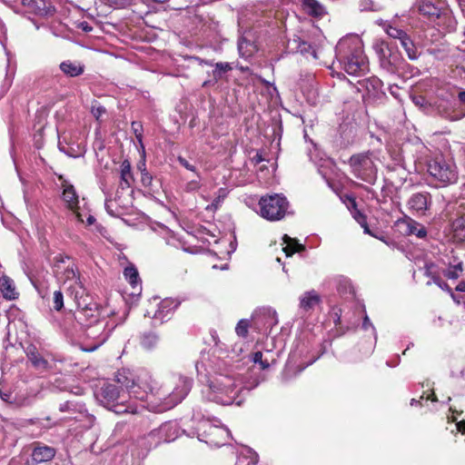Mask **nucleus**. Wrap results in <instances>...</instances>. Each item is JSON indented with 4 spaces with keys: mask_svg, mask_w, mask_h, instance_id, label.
<instances>
[{
    "mask_svg": "<svg viewBox=\"0 0 465 465\" xmlns=\"http://www.w3.org/2000/svg\"><path fill=\"white\" fill-rule=\"evenodd\" d=\"M116 381L124 386L134 399L144 402L143 408L163 412L180 403L191 389L190 381L183 376H172L159 383L148 371L134 373L128 369L115 373Z\"/></svg>",
    "mask_w": 465,
    "mask_h": 465,
    "instance_id": "obj_1",
    "label": "nucleus"
},
{
    "mask_svg": "<svg viewBox=\"0 0 465 465\" xmlns=\"http://www.w3.org/2000/svg\"><path fill=\"white\" fill-rule=\"evenodd\" d=\"M336 58L351 75H361L369 71V62L363 53L361 42L357 36L341 39L335 48Z\"/></svg>",
    "mask_w": 465,
    "mask_h": 465,
    "instance_id": "obj_2",
    "label": "nucleus"
},
{
    "mask_svg": "<svg viewBox=\"0 0 465 465\" xmlns=\"http://www.w3.org/2000/svg\"><path fill=\"white\" fill-rule=\"evenodd\" d=\"M117 384L107 383L104 384L101 391L97 394L99 401L107 409L115 413H137L138 408L128 402L129 398H134L130 395L127 389L116 381Z\"/></svg>",
    "mask_w": 465,
    "mask_h": 465,
    "instance_id": "obj_3",
    "label": "nucleus"
},
{
    "mask_svg": "<svg viewBox=\"0 0 465 465\" xmlns=\"http://www.w3.org/2000/svg\"><path fill=\"white\" fill-rule=\"evenodd\" d=\"M239 384L229 375L219 374L210 383L209 399L223 405L232 404L238 396Z\"/></svg>",
    "mask_w": 465,
    "mask_h": 465,
    "instance_id": "obj_4",
    "label": "nucleus"
},
{
    "mask_svg": "<svg viewBox=\"0 0 465 465\" xmlns=\"http://www.w3.org/2000/svg\"><path fill=\"white\" fill-rule=\"evenodd\" d=\"M258 205L260 215L270 222L281 221L289 213L290 203L282 193L265 194Z\"/></svg>",
    "mask_w": 465,
    "mask_h": 465,
    "instance_id": "obj_5",
    "label": "nucleus"
},
{
    "mask_svg": "<svg viewBox=\"0 0 465 465\" xmlns=\"http://www.w3.org/2000/svg\"><path fill=\"white\" fill-rule=\"evenodd\" d=\"M415 8L424 18L435 23L438 26L452 27L454 19L450 11L443 3L434 0H418Z\"/></svg>",
    "mask_w": 465,
    "mask_h": 465,
    "instance_id": "obj_6",
    "label": "nucleus"
},
{
    "mask_svg": "<svg viewBox=\"0 0 465 465\" xmlns=\"http://www.w3.org/2000/svg\"><path fill=\"white\" fill-rule=\"evenodd\" d=\"M84 327L86 341L84 350L86 351H94L103 345L114 329L109 326V321L106 318L95 319L94 323H86Z\"/></svg>",
    "mask_w": 465,
    "mask_h": 465,
    "instance_id": "obj_7",
    "label": "nucleus"
},
{
    "mask_svg": "<svg viewBox=\"0 0 465 465\" xmlns=\"http://www.w3.org/2000/svg\"><path fill=\"white\" fill-rule=\"evenodd\" d=\"M429 173L443 186L451 184L458 180L457 166L452 159L442 156L435 157L428 164Z\"/></svg>",
    "mask_w": 465,
    "mask_h": 465,
    "instance_id": "obj_8",
    "label": "nucleus"
},
{
    "mask_svg": "<svg viewBox=\"0 0 465 465\" xmlns=\"http://www.w3.org/2000/svg\"><path fill=\"white\" fill-rule=\"evenodd\" d=\"M348 163L355 177L366 183H374L377 178V169L369 152L353 154Z\"/></svg>",
    "mask_w": 465,
    "mask_h": 465,
    "instance_id": "obj_9",
    "label": "nucleus"
},
{
    "mask_svg": "<svg viewBox=\"0 0 465 465\" xmlns=\"http://www.w3.org/2000/svg\"><path fill=\"white\" fill-rule=\"evenodd\" d=\"M54 272L61 281L79 282V272L69 256L58 255L55 257Z\"/></svg>",
    "mask_w": 465,
    "mask_h": 465,
    "instance_id": "obj_10",
    "label": "nucleus"
},
{
    "mask_svg": "<svg viewBox=\"0 0 465 465\" xmlns=\"http://www.w3.org/2000/svg\"><path fill=\"white\" fill-rule=\"evenodd\" d=\"M396 227L402 235H416L420 239H424L427 236L426 228L409 216L399 219L396 222Z\"/></svg>",
    "mask_w": 465,
    "mask_h": 465,
    "instance_id": "obj_11",
    "label": "nucleus"
},
{
    "mask_svg": "<svg viewBox=\"0 0 465 465\" xmlns=\"http://www.w3.org/2000/svg\"><path fill=\"white\" fill-rule=\"evenodd\" d=\"M178 302L171 298H166L161 301L157 306V310L153 312L147 311L144 314L147 317H151L155 320H159L161 322L169 319L173 311L178 307Z\"/></svg>",
    "mask_w": 465,
    "mask_h": 465,
    "instance_id": "obj_12",
    "label": "nucleus"
},
{
    "mask_svg": "<svg viewBox=\"0 0 465 465\" xmlns=\"http://www.w3.org/2000/svg\"><path fill=\"white\" fill-rule=\"evenodd\" d=\"M25 11L39 16L52 15L54 7L46 0H22Z\"/></svg>",
    "mask_w": 465,
    "mask_h": 465,
    "instance_id": "obj_13",
    "label": "nucleus"
},
{
    "mask_svg": "<svg viewBox=\"0 0 465 465\" xmlns=\"http://www.w3.org/2000/svg\"><path fill=\"white\" fill-rule=\"evenodd\" d=\"M407 204L411 211L424 214L431 204V197L428 193H417L410 197Z\"/></svg>",
    "mask_w": 465,
    "mask_h": 465,
    "instance_id": "obj_14",
    "label": "nucleus"
},
{
    "mask_svg": "<svg viewBox=\"0 0 465 465\" xmlns=\"http://www.w3.org/2000/svg\"><path fill=\"white\" fill-rule=\"evenodd\" d=\"M302 10L307 15L322 19L327 14V7L318 0H299Z\"/></svg>",
    "mask_w": 465,
    "mask_h": 465,
    "instance_id": "obj_15",
    "label": "nucleus"
},
{
    "mask_svg": "<svg viewBox=\"0 0 465 465\" xmlns=\"http://www.w3.org/2000/svg\"><path fill=\"white\" fill-rule=\"evenodd\" d=\"M202 427L204 429V432L206 433L205 441L211 444H214L217 446L223 445L224 443L220 440V438H224L228 436L229 431L222 427L214 426L210 424L209 422H204L202 424Z\"/></svg>",
    "mask_w": 465,
    "mask_h": 465,
    "instance_id": "obj_16",
    "label": "nucleus"
},
{
    "mask_svg": "<svg viewBox=\"0 0 465 465\" xmlns=\"http://www.w3.org/2000/svg\"><path fill=\"white\" fill-rule=\"evenodd\" d=\"M0 292L7 301H15L19 297L14 280L5 274L0 277Z\"/></svg>",
    "mask_w": 465,
    "mask_h": 465,
    "instance_id": "obj_17",
    "label": "nucleus"
},
{
    "mask_svg": "<svg viewBox=\"0 0 465 465\" xmlns=\"http://www.w3.org/2000/svg\"><path fill=\"white\" fill-rule=\"evenodd\" d=\"M75 319L84 326L86 323H94L95 319L101 318L99 317V312L96 306L94 304H90L85 305L83 308H79L75 312Z\"/></svg>",
    "mask_w": 465,
    "mask_h": 465,
    "instance_id": "obj_18",
    "label": "nucleus"
},
{
    "mask_svg": "<svg viewBox=\"0 0 465 465\" xmlns=\"http://www.w3.org/2000/svg\"><path fill=\"white\" fill-rule=\"evenodd\" d=\"M56 450L53 447L38 444L32 452V459L37 463L52 460L55 456Z\"/></svg>",
    "mask_w": 465,
    "mask_h": 465,
    "instance_id": "obj_19",
    "label": "nucleus"
},
{
    "mask_svg": "<svg viewBox=\"0 0 465 465\" xmlns=\"http://www.w3.org/2000/svg\"><path fill=\"white\" fill-rule=\"evenodd\" d=\"M62 187L63 200L66 206L71 210L76 209L78 207L79 200L74 186L68 183L66 181H64Z\"/></svg>",
    "mask_w": 465,
    "mask_h": 465,
    "instance_id": "obj_20",
    "label": "nucleus"
},
{
    "mask_svg": "<svg viewBox=\"0 0 465 465\" xmlns=\"http://www.w3.org/2000/svg\"><path fill=\"white\" fill-rule=\"evenodd\" d=\"M25 352L35 368L43 370L47 369L48 361L40 355L37 348L34 344H29L25 348Z\"/></svg>",
    "mask_w": 465,
    "mask_h": 465,
    "instance_id": "obj_21",
    "label": "nucleus"
},
{
    "mask_svg": "<svg viewBox=\"0 0 465 465\" xmlns=\"http://www.w3.org/2000/svg\"><path fill=\"white\" fill-rule=\"evenodd\" d=\"M134 181V179L132 173L131 163L128 160H124L120 165V186L123 189L130 188Z\"/></svg>",
    "mask_w": 465,
    "mask_h": 465,
    "instance_id": "obj_22",
    "label": "nucleus"
},
{
    "mask_svg": "<svg viewBox=\"0 0 465 465\" xmlns=\"http://www.w3.org/2000/svg\"><path fill=\"white\" fill-rule=\"evenodd\" d=\"M60 69L65 75L75 77L84 73V66L79 62L66 60L60 64Z\"/></svg>",
    "mask_w": 465,
    "mask_h": 465,
    "instance_id": "obj_23",
    "label": "nucleus"
},
{
    "mask_svg": "<svg viewBox=\"0 0 465 465\" xmlns=\"http://www.w3.org/2000/svg\"><path fill=\"white\" fill-rule=\"evenodd\" d=\"M320 301L321 299L317 292L315 291H310L300 298V307L304 311H309L318 304Z\"/></svg>",
    "mask_w": 465,
    "mask_h": 465,
    "instance_id": "obj_24",
    "label": "nucleus"
},
{
    "mask_svg": "<svg viewBox=\"0 0 465 465\" xmlns=\"http://www.w3.org/2000/svg\"><path fill=\"white\" fill-rule=\"evenodd\" d=\"M400 43L402 48L405 50L409 59L416 60L419 57L420 54L418 49L407 34L400 40Z\"/></svg>",
    "mask_w": 465,
    "mask_h": 465,
    "instance_id": "obj_25",
    "label": "nucleus"
},
{
    "mask_svg": "<svg viewBox=\"0 0 465 465\" xmlns=\"http://www.w3.org/2000/svg\"><path fill=\"white\" fill-rule=\"evenodd\" d=\"M346 199L349 202V208L352 209V214L354 219L362 226L364 227V232H369V229L366 223V217L357 209V203L355 201V198L350 195H346Z\"/></svg>",
    "mask_w": 465,
    "mask_h": 465,
    "instance_id": "obj_26",
    "label": "nucleus"
},
{
    "mask_svg": "<svg viewBox=\"0 0 465 465\" xmlns=\"http://www.w3.org/2000/svg\"><path fill=\"white\" fill-rule=\"evenodd\" d=\"M283 242L286 246L282 249L286 256H291L294 252L304 250V246L297 242V240L291 238L287 234L282 237Z\"/></svg>",
    "mask_w": 465,
    "mask_h": 465,
    "instance_id": "obj_27",
    "label": "nucleus"
},
{
    "mask_svg": "<svg viewBox=\"0 0 465 465\" xmlns=\"http://www.w3.org/2000/svg\"><path fill=\"white\" fill-rule=\"evenodd\" d=\"M124 276L134 289H138L140 287L141 281L138 271L134 266H127L124 271Z\"/></svg>",
    "mask_w": 465,
    "mask_h": 465,
    "instance_id": "obj_28",
    "label": "nucleus"
},
{
    "mask_svg": "<svg viewBox=\"0 0 465 465\" xmlns=\"http://www.w3.org/2000/svg\"><path fill=\"white\" fill-rule=\"evenodd\" d=\"M373 49L379 57L381 64H390V61L385 60V56L389 54L390 46L384 41L377 40L373 44Z\"/></svg>",
    "mask_w": 465,
    "mask_h": 465,
    "instance_id": "obj_29",
    "label": "nucleus"
},
{
    "mask_svg": "<svg viewBox=\"0 0 465 465\" xmlns=\"http://www.w3.org/2000/svg\"><path fill=\"white\" fill-rule=\"evenodd\" d=\"M452 230L458 240H465V213L452 222Z\"/></svg>",
    "mask_w": 465,
    "mask_h": 465,
    "instance_id": "obj_30",
    "label": "nucleus"
},
{
    "mask_svg": "<svg viewBox=\"0 0 465 465\" xmlns=\"http://www.w3.org/2000/svg\"><path fill=\"white\" fill-rule=\"evenodd\" d=\"M386 61H390V64H381L382 68L389 72H393L401 64V56L397 52H393L391 48L389 54L385 56Z\"/></svg>",
    "mask_w": 465,
    "mask_h": 465,
    "instance_id": "obj_31",
    "label": "nucleus"
},
{
    "mask_svg": "<svg viewBox=\"0 0 465 465\" xmlns=\"http://www.w3.org/2000/svg\"><path fill=\"white\" fill-rule=\"evenodd\" d=\"M463 272V262L459 261L443 271V275L450 280H457Z\"/></svg>",
    "mask_w": 465,
    "mask_h": 465,
    "instance_id": "obj_32",
    "label": "nucleus"
},
{
    "mask_svg": "<svg viewBox=\"0 0 465 465\" xmlns=\"http://www.w3.org/2000/svg\"><path fill=\"white\" fill-rule=\"evenodd\" d=\"M386 34L391 38L398 39L399 41L407 34L405 31L393 26L389 22L384 21L380 24Z\"/></svg>",
    "mask_w": 465,
    "mask_h": 465,
    "instance_id": "obj_33",
    "label": "nucleus"
},
{
    "mask_svg": "<svg viewBox=\"0 0 465 465\" xmlns=\"http://www.w3.org/2000/svg\"><path fill=\"white\" fill-rule=\"evenodd\" d=\"M292 44L295 45L297 52H300L303 54H311L314 58H317L316 52L314 49H312V45L302 40L300 37L294 38Z\"/></svg>",
    "mask_w": 465,
    "mask_h": 465,
    "instance_id": "obj_34",
    "label": "nucleus"
},
{
    "mask_svg": "<svg viewBox=\"0 0 465 465\" xmlns=\"http://www.w3.org/2000/svg\"><path fill=\"white\" fill-rule=\"evenodd\" d=\"M214 67L212 74L215 82L219 81L226 72L232 69L231 64L226 62L216 63Z\"/></svg>",
    "mask_w": 465,
    "mask_h": 465,
    "instance_id": "obj_35",
    "label": "nucleus"
},
{
    "mask_svg": "<svg viewBox=\"0 0 465 465\" xmlns=\"http://www.w3.org/2000/svg\"><path fill=\"white\" fill-rule=\"evenodd\" d=\"M228 194V191L225 188H220L217 192V195L214 198V200L206 206L207 211H216L221 203L223 202V200L226 198Z\"/></svg>",
    "mask_w": 465,
    "mask_h": 465,
    "instance_id": "obj_36",
    "label": "nucleus"
},
{
    "mask_svg": "<svg viewBox=\"0 0 465 465\" xmlns=\"http://www.w3.org/2000/svg\"><path fill=\"white\" fill-rule=\"evenodd\" d=\"M157 341L158 337L155 333L153 332L143 333L141 338L142 346L147 350L153 348Z\"/></svg>",
    "mask_w": 465,
    "mask_h": 465,
    "instance_id": "obj_37",
    "label": "nucleus"
},
{
    "mask_svg": "<svg viewBox=\"0 0 465 465\" xmlns=\"http://www.w3.org/2000/svg\"><path fill=\"white\" fill-rule=\"evenodd\" d=\"M54 309L57 312L61 311L64 307V295L61 291H55L53 296Z\"/></svg>",
    "mask_w": 465,
    "mask_h": 465,
    "instance_id": "obj_38",
    "label": "nucleus"
},
{
    "mask_svg": "<svg viewBox=\"0 0 465 465\" xmlns=\"http://www.w3.org/2000/svg\"><path fill=\"white\" fill-rule=\"evenodd\" d=\"M249 329V322L247 320H241L236 325L235 331L241 337H246Z\"/></svg>",
    "mask_w": 465,
    "mask_h": 465,
    "instance_id": "obj_39",
    "label": "nucleus"
},
{
    "mask_svg": "<svg viewBox=\"0 0 465 465\" xmlns=\"http://www.w3.org/2000/svg\"><path fill=\"white\" fill-rule=\"evenodd\" d=\"M197 176H198V179L192 180L184 185V190L186 192H194V191H197L198 189H200V187H201L200 176L199 175H197Z\"/></svg>",
    "mask_w": 465,
    "mask_h": 465,
    "instance_id": "obj_40",
    "label": "nucleus"
},
{
    "mask_svg": "<svg viewBox=\"0 0 465 465\" xmlns=\"http://www.w3.org/2000/svg\"><path fill=\"white\" fill-rule=\"evenodd\" d=\"M110 6H114L116 8H123L127 6L131 0H104Z\"/></svg>",
    "mask_w": 465,
    "mask_h": 465,
    "instance_id": "obj_41",
    "label": "nucleus"
},
{
    "mask_svg": "<svg viewBox=\"0 0 465 465\" xmlns=\"http://www.w3.org/2000/svg\"><path fill=\"white\" fill-rule=\"evenodd\" d=\"M432 282L435 283L436 285H438L441 290L446 291V292L451 293V289L450 288L448 283L445 282L444 281H442L439 276L433 275L432 276Z\"/></svg>",
    "mask_w": 465,
    "mask_h": 465,
    "instance_id": "obj_42",
    "label": "nucleus"
},
{
    "mask_svg": "<svg viewBox=\"0 0 465 465\" xmlns=\"http://www.w3.org/2000/svg\"><path fill=\"white\" fill-rule=\"evenodd\" d=\"M252 360L255 363H260L262 366V369H263V370L267 369L269 367V363L267 361H262V351H256L253 354Z\"/></svg>",
    "mask_w": 465,
    "mask_h": 465,
    "instance_id": "obj_43",
    "label": "nucleus"
},
{
    "mask_svg": "<svg viewBox=\"0 0 465 465\" xmlns=\"http://www.w3.org/2000/svg\"><path fill=\"white\" fill-rule=\"evenodd\" d=\"M360 9L361 11H372L374 10V3L372 0H361Z\"/></svg>",
    "mask_w": 465,
    "mask_h": 465,
    "instance_id": "obj_44",
    "label": "nucleus"
},
{
    "mask_svg": "<svg viewBox=\"0 0 465 465\" xmlns=\"http://www.w3.org/2000/svg\"><path fill=\"white\" fill-rule=\"evenodd\" d=\"M266 313L269 317V321L267 322L269 324V326L272 327V326L276 325L278 323L276 312L268 309L266 311Z\"/></svg>",
    "mask_w": 465,
    "mask_h": 465,
    "instance_id": "obj_45",
    "label": "nucleus"
},
{
    "mask_svg": "<svg viewBox=\"0 0 465 465\" xmlns=\"http://www.w3.org/2000/svg\"><path fill=\"white\" fill-rule=\"evenodd\" d=\"M136 125H138V124L134 122L132 124V126L135 133V136H136V138L141 145L142 151H143V158H144L145 151H144V146H143V141H142L143 135H142V133L136 128Z\"/></svg>",
    "mask_w": 465,
    "mask_h": 465,
    "instance_id": "obj_46",
    "label": "nucleus"
},
{
    "mask_svg": "<svg viewBox=\"0 0 465 465\" xmlns=\"http://www.w3.org/2000/svg\"><path fill=\"white\" fill-rule=\"evenodd\" d=\"M141 182L143 186L148 187L152 184L153 177L147 171L143 172L141 173Z\"/></svg>",
    "mask_w": 465,
    "mask_h": 465,
    "instance_id": "obj_47",
    "label": "nucleus"
},
{
    "mask_svg": "<svg viewBox=\"0 0 465 465\" xmlns=\"http://www.w3.org/2000/svg\"><path fill=\"white\" fill-rule=\"evenodd\" d=\"M177 161L181 165H183L185 169L191 172H196L194 165L191 164L185 158L179 156Z\"/></svg>",
    "mask_w": 465,
    "mask_h": 465,
    "instance_id": "obj_48",
    "label": "nucleus"
},
{
    "mask_svg": "<svg viewBox=\"0 0 465 465\" xmlns=\"http://www.w3.org/2000/svg\"><path fill=\"white\" fill-rule=\"evenodd\" d=\"M245 45L247 46L248 45V43L244 40H241L239 41V44H238V50H239V53L243 57H247L251 54V53H247L245 52L243 49L245 47Z\"/></svg>",
    "mask_w": 465,
    "mask_h": 465,
    "instance_id": "obj_49",
    "label": "nucleus"
},
{
    "mask_svg": "<svg viewBox=\"0 0 465 465\" xmlns=\"http://www.w3.org/2000/svg\"><path fill=\"white\" fill-rule=\"evenodd\" d=\"M368 83L372 86L374 90H380L381 88V81L376 77L368 80Z\"/></svg>",
    "mask_w": 465,
    "mask_h": 465,
    "instance_id": "obj_50",
    "label": "nucleus"
},
{
    "mask_svg": "<svg viewBox=\"0 0 465 465\" xmlns=\"http://www.w3.org/2000/svg\"><path fill=\"white\" fill-rule=\"evenodd\" d=\"M438 111H439V113H440L443 117L448 118V119H450V120H451V121H456V120H459V119H460V118H461V116H459V115H451V114H450L448 111H446V110L441 111V110L440 109V107L438 108Z\"/></svg>",
    "mask_w": 465,
    "mask_h": 465,
    "instance_id": "obj_51",
    "label": "nucleus"
},
{
    "mask_svg": "<svg viewBox=\"0 0 465 465\" xmlns=\"http://www.w3.org/2000/svg\"><path fill=\"white\" fill-rule=\"evenodd\" d=\"M105 113V109L104 107L103 106H98V107H93L92 108V114H94V116L96 118V119H99L103 114Z\"/></svg>",
    "mask_w": 465,
    "mask_h": 465,
    "instance_id": "obj_52",
    "label": "nucleus"
},
{
    "mask_svg": "<svg viewBox=\"0 0 465 465\" xmlns=\"http://www.w3.org/2000/svg\"><path fill=\"white\" fill-rule=\"evenodd\" d=\"M362 328L364 330H368L369 328H371L372 330V332L375 334V328L372 325V323L371 322V321L367 315L364 316L363 322H362Z\"/></svg>",
    "mask_w": 465,
    "mask_h": 465,
    "instance_id": "obj_53",
    "label": "nucleus"
},
{
    "mask_svg": "<svg viewBox=\"0 0 465 465\" xmlns=\"http://www.w3.org/2000/svg\"><path fill=\"white\" fill-rule=\"evenodd\" d=\"M77 28H79L86 33L91 32L93 30V27L85 21L79 22L77 24Z\"/></svg>",
    "mask_w": 465,
    "mask_h": 465,
    "instance_id": "obj_54",
    "label": "nucleus"
},
{
    "mask_svg": "<svg viewBox=\"0 0 465 465\" xmlns=\"http://www.w3.org/2000/svg\"><path fill=\"white\" fill-rule=\"evenodd\" d=\"M412 102L419 107H422L425 103H426V99L425 97L421 96V95H419V96H413L412 97Z\"/></svg>",
    "mask_w": 465,
    "mask_h": 465,
    "instance_id": "obj_55",
    "label": "nucleus"
},
{
    "mask_svg": "<svg viewBox=\"0 0 465 465\" xmlns=\"http://www.w3.org/2000/svg\"><path fill=\"white\" fill-rule=\"evenodd\" d=\"M104 207H105L106 212L110 215H112V216H116L117 215V213L112 208V202L110 200H106L105 201Z\"/></svg>",
    "mask_w": 465,
    "mask_h": 465,
    "instance_id": "obj_56",
    "label": "nucleus"
},
{
    "mask_svg": "<svg viewBox=\"0 0 465 465\" xmlns=\"http://www.w3.org/2000/svg\"><path fill=\"white\" fill-rule=\"evenodd\" d=\"M73 404L71 401H65L59 406V411L62 412L72 410Z\"/></svg>",
    "mask_w": 465,
    "mask_h": 465,
    "instance_id": "obj_57",
    "label": "nucleus"
},
{
    "mask_svg": "<svg viewBox=\"0 0 465 465\" xmlns=\"http://www.w3.org/2000/svg\"><path fill=\"white\" fill-rule=\"evenodd\" d=\"M433 267H434V264L432 262L425 264V275L426 276H429V277L432 278V276L434 275L432 273V268Z\"/></svg>",
    "mask_w": 465,
    "mask_h": 465,
    "instance_id": "obj_58",
    "label": "nucleus"
},
{
    "mask_svg": "<svg viewBox=\"0 0 465 465\" xmlns=\"http://www.w3.org/2000/svg\"><path fill=\"white\" fill-rule=\"evenodd\" d=\"M457 428H458L459 431L465 433V420L458 422Z\"/></svg>",
    "mask_w": 465,
    "mask_h": 465,
    "instance_id": "obj_59",
    "label": "nucleus"
},
{
    "mask_svg": "<svg viewBox=\"0 0 465 465\" xmlns=\"http://www.w3.org/2000/svg\"><path fill=\"white\" fill-rule=\"evenodd\" d=\"M137 168L140 170L141 173L143 172L147 171L146 167H145V161H144V159L138 163Z\"/></svg>",
    "mask_w": 465,
    "mask_h": 465,
    "instance_id": "obj_60",
    "label": "nucleus"
},
{
    "mask_svg": "<svg viewBox=\"0 0 465 465\" xmlns=\"http://www.w3.org/2000/svg\"><path fill=\"white\" fill-rule=\"evenodd\" d=\"M455 290L457 292H465V282H459V284L456 286Z\"/></svg>",
    "mask_w": 465,
    "mask_h": 465,
    "instance_id": "obj_61",
    "label": "nucleus"
},
{
    "mask_svg": "<svg viewBox=\"0 0 465 465\" xmlns=\"http://www.w3.org/2000/svg\"><path fill=\"white\" fill-rule=\"evenodd\" d=\"M0 397L3 401H7L10 399V394L0 391Z\"/></svg>",
    "mask_w": 465,
    "mask_h": 465,
    "instance_id": "obj_62",
    "label": "nucleus"
},
{
    "mask_svg": "<svg viewBox=\"0 0 465 465\" xmlns=\"http://www.w3.org/2000/svg\"><path fill=\"white\" fill-rule=\"evenodd\" d=\"M458 97L460 102L465 104V91L460 92Z\"/></svg>",
    "mask_w": 465,
    "mask_h": 465,
    "instance_id": "obj_63",
    "label": "nucleus"
},
{
    "mask_svg": "<svg viewBox=\"0 0 465 465\" xmlns=\"http://www.w3.org/2000/svg\"><path fill=\"white\" fill-rule=\"evenodd\" d=\"M460 6L461 7L462 12L465 14V0H458Z\"/></svg>",
    "mask_w": 465,
    "mask_h": 465,
    "instance_id": "obj_64",
    "label": "nucleus"
}]
</instances>
